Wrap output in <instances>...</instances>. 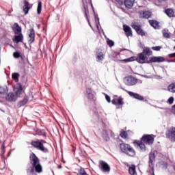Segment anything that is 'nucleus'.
<instances>
[{
    "label": "nucleus",
    "instance_id": "59",
    "mask_svg": "<svg viewBox=\"0 0 175 175\" xmlns=\"http://www.w3.org/2000/svg\"><path fill=\"white\" fill-rule=\"evenodd\" d=\"M25 49H28V46H27L26 44H25Z\"/></svg>",
    "mask_w": 175,
    "mask_h": 175
},
{
    "label": "nucleus",
    "instance_id": "28",
    "mask_svg": "<svg viewBox=\"0 0 175 175\" xmlns=\"http://www.w3.org/2000/svg\"><path fill=\"white\" fill-rule=\"evenodd\" d=\"M28 97H24V98L22 100L18 102V107H21L22 106H25V105H27V103H28Z\"/></svg>",
    "mask_w": 175,
    "mask_h": 175
},
{
    "label": "nucleus",
    "instance_id": "4",
    "mask_svg": "<svg viewBox=\"0 0 175 175\" xmlns=\"http://www.w3.org/2000/svg\"><path fill=\"white\" fill-rule=\"evenodd\" d=\"M82 2H83V12H84L85 17L90 27L92 28V26L91 25V23H90V18H88V16H90V11L88 10V3H90L91 7L92 8L94 11V5H92V0H88V1H87V0H82Z\"/></svg>",
    "mask_w": 175,
    "mask_h": 175
},
{
    "label": "nucleus",
    "instance_id": "11",
    "mask_svg": "<svg viewBox=\"0 0 175 175\" xmlns=\"http://www.w3.org/2000/svg\"><path fill=\"white\" fill-rule=\"evenodd\" d=\"M131 27L133 28V29H135V31L137 32V35H139L140 36H146V32L144 31V30L140 27V25H137L136 24H133L131 25Z\"/></svg>",
    "mask_w": 175,
    "mask_h": 175
},
{
    "label": "nucleus",
    "instance_id": "6",
    "mask_svg": "<svg viewBox=\"0 0 175 175\" xmlns=\"http://www.w3.org/2000/svg\"><path fill=\"white\" fill-rule=\"evenodd\" d=\"M124 83L126 85H128L129 87L135 85V84H137V78H135L132 75L126 77L124 79Z\"/></svg>",
    "mask_w": 175,
    "mask_h": 175
},
{
    "label": "nucleus",
    "instance_id": "2",
    "mask_svg": "<svg viewBox=\"0 0 175 175\" xmlns=\"http://www.w3.org/2000/svg\"><path fill=\"white\" fill-rule=\"evenodd\" d=\"M119 148L122 154H125L128 157L133 158L136 156V152L135 151V149H133V148L128 144H120Z\"/></svg>",
    "mask_w": 175,
    "mask_h": 175
},
{
    "label": "nucleus",
    "instance_id": "44",
    "mask_svg": "<svg viewBox=\"0 0 175 175\" xmlns=\"http://www.w3.org/2000/svg\"><path fill=\"white\" fill-rule=\"evenodd\" d=\"M14 58H20L21 57V54L19 52H14L13 53Z\"/></svg>",
    "mask_w": 175,
    "mask_h": 175
},
{
    "label": "nucleus",
    "instance_id": "50",
    "mask_svg": "<svg viewBox=\"0 0 175 175\" xmlns=\"http://www.w3.org/2000/svg\"><path fill=\"white\" fill-rule=\"evenodd\" d=\"M1 150H2L3 152H5V142H3L1 145Z\"/></svg>",
    "mask_w": 175,
    "mask_h": 175
},
{
    "label": "nucleus",
    "instance_id": "45",
    "mask_svg": "<svg viewBox=\"0 0 175 175\" xmlns=\"http://www.w3.org/2000/svg\"><path fill=\"white\" fill-rule=\"evenodd\" d=\"M105 99L106 100L110 103V102H111V99L110 98V96L107 95V94H105Z\"/></svg>",
    "mask_w": 175,
    "mask_h": 175
},
{
    "label": "nucleus",
    "instance_id": "8",
    "mask_svg": "<svg viewBox=\"0 0 175 175\" xmlns=\"http://www.w3.org/2000/svg\"><path fill=\"white\" fill-rule=\"evenodd\" d=\"M161 62H165V57L162 56H153L149 58L148 61L146 62V64H160Z\"/></svg>",
    "mask_w": 175,
    "mask_h": 175
},
{
    "label": "nucleus",
    "instance_id": "1",
    "mask_svg": "<svg viewBox=\"0 0 175 175\" xmlns=\"http://www.w3.org/2000/svg\"><path fill=\"white\" fill-rule=\"evenodd\" d=\"M29 159L31 166L27 168V174H35V172L42 173L43 168L42 167V165H40V160L38 156L32 153L29 157Z\"/></svg>",
    "mask_w": 175,
    "mask_h": 175
},
{
    "label": "nucleus",
    "instance_id": "3",
    "mask_svg": "<svg viewBox=\"0 0 175 175\" xmlns=\"http://www.w3.org/2000/svg\"><path fill=\"white\" fill-rule=\"evenodd\" d=\"M45 143L46 141L44 139H37L36 141H31V146L34 148H36V150L44 152V154H47L49 152V149L44 147V144Z\"/></svg>",
    "mask_w": 175,
    "mask_h": 175
},
{
    "label": "nucleus",
    "instance_id": "43",
    "mask_svg": "<svg viewBox=\"0 0 175 175\" xmlns=\"http://www.w3.org/2000/svg\"><path fill=\"white\" fill-rule=\"evenodd\" d=\"M173 102H174V98L173 96L170 97L167 101L169 105H173Z\"/></svg>",
    "mask_w": 175,
    "mask_h": 175
},
{
    "label": "nucleus",
    "instance_id": "15",
    "mask_svg": "<svg viewBox=\"0 0 175 175\" xmlns=\"http://www.w3.org/2000/svg\"><path fill=\"white\" fill-rule=\"evenodd\" d=\"M5 99L8 102H16V100H17V97L14 93L10 92L5 96Z\"/></svg>",
    "mask_w": 175,
    "mask_h": 175
},
{
    "label": "nucleus",
    "instance_id": "41",
    "mask_svg": "<svg viewBox=\"0 0 175 175\" xmlns=\"http://www.w3.org/2000/svg\"><path fill=\"white\" fill-rule=\"evenodd\" d=\"M162 49V46H152V50L154 51H161V49Z\"/></svg>",
    "mask_w": 175,
    "mask_h": 175
},
{
    "label": "nucleus",
    "instance_id": "20",
    "mask_svg": "<svg viewBox=\"0 0 175 175\" xmlns=\"http://www.w3.org/2000/svg\"><path fill=\"white\" fill-rule=\"evenodd\" d=\"M149 24L154 28V29H159V22L155 20H150Z\"/></svg>",
    "mask_w": 175,
    "mask_h": 175
},
{
    "label": "nucleus",
    "instance_id": "18",
    "mask_svg": "<svg viewBox=\"0 0 175 175\" xmlns=\"http://www.w3.org/2000/svg\"><path fill=\"white\" fill-rule=\"evenodd\" d=\"M14 90L15 92V96H20V95H21L23 93V85H21V84L17 85L16 88H14Z\"/></svg>",
    "mask_w": 175,
    "mask_h": 175
},
{
    "label": "nucleus",
    "instance_id": "56",
    "mask_svg": "<svg viewBox=\"0 0 175 175\" xmlns=\"http://www.w3.org/2000/svg\"><path fill=\"white\" fill-rule=\"evenodd\" d=\"M20 58H21L22 61L24 60V57H23V56H21V55Z\"/></svg>",
    "mask_w": 175,
    "mask_h": 175
},
{
    "label": "nucleus",
    "instance_id": "49",
    "mask_svg": "<svg viewBox=\"0 0 175 175\" xmlns=\"http://www.w3.org/2000/svg\"><path fill=\"white\" fill-rule=\"evenodd\" d=\"M168 57L170 58H175V53L169 54Z\"/></svg>",
    "mask_w": 175,
    "mask_h": 175
},
{
    "label": "nucleus",
    "instance_id": "17",
    "mask_svg": "<svg viewBox=\"0 0 175 175\" xmlns=\"http://www.w3.org/2000/svg\"><path fill=\"white\" fill-rule=\"evenodd\" d=\"M124 5L127 9H132L135 5V0H124Z\"/></svg>",
    "mask_w": 175,
    "mask_h": 175
},
{
    "label": "nucleus",
    "instance_id": "34",
    "mask_svg": "<svg viewBox=\"0 0 175 175\" xmlns=\"http://www.w3.org/2000/svg\"><path fill=\"white\" fill-rule=\"evenodd\" d=\"M104 58L105 57L103 56V53L99 52L98 53H97L96 59H98V61H103Z\"/></svg>",
    "mask_w": 175,
    "mask_h": 175
},
{
    "label": "nucleus",
    "instance_id": "14",
    "mask_svg": "<svg viewBox=\"0 0 175 175\" xmlns=\"http://www.w3.org/2000/svg\"><path fill=\"white\" fill-rule=\"evenodd\" d=\"M24 39V36H23V33H19L18 36H14L12 42L14 43H16V44H18V43L23 42V40Z\"/></svg>",
    "mask_w": 175,
    "mask_h": 175
},
{
    "label": "nucleus",
    "instance_id": "10",
    "mask_svg": "<svg viewBox=\"0 0 175 175\" xmlns=\"http://www.w3.org/2000/svg\"><path fill=\"white\" fill-rule=\"evenodd\" d=\"M154 162H155V153L150 152L149 154V167L150 169V172L152 173V175H155L154 173Z\"/></svg>",
    "mask_w": 175,
    "mask_h": 175
},
{
    "label": "nucleus",
    "instance_id": "25",
    "mask_svg": "<svg viewBox=\"0 0 175 175\" xmlns=\"http://www.w3.org/2000/svg\"><path fill=\"white\" fill-rule=\"evenodd\" d=\"M86 94H87L88 99H89L90 100H92L94 99V94H92V89L87 88Z\"/></svg>",
    "mask_w": 175,
    "mask_h": 175
},
{
    "label": "nucleus",
    "instance_id": "21",
    "mask_svg": "<svg viewBox=\"0 0 175 175\" xmlns=\"http://www.w3.org/2000/svg\"><path fill=\"white\" fill-rule=\"evenodd\" d=\"M101 168L103 170V172H110V165L107 164V163L105 161L100 162Z\"/></svg>",
    "mask_w": 175,
    "mask_h": 175
},
{
    "label": "nucleus",
    "instance_id": "57",
    "mask_svg": "<svg viewBox=\"0 0 175 175\" xmlns=\"http://www.w3.org/2000/svg\"><path fill=\"white\" fill-rule=\"evenodd\" d=\"M96 28L97 29H99V25H98V23H96Z\"/></svg>",
    "mask_w": 175,
    "mask_h": 175
},
{
    "label": "nucleus",
    "instance_id": "53",
    "mask_svg": "<svg viewBox=\"0 0 175 175\" xmlns=\"http://www.w3.org/2000/svg\"><path fill=\"white\" fill-rule=\"evenodd\" d=\"M95 21H96V23H99V18H96V16H95Z\"/></svg>",
    "mask_w": 175,
    "mask_h": 175
},
{
    "label": "nucleus",
    "instance_id": "16",
    "mask_svg": "<svg viewBox=\"0 0 175 175\" xmlns=\"http://www.w3.org/2000/svg\"><path fill=\"white\" fill-rule=\"evenodd\" d=\"M123 29L125 32L126 36H127L128 38H129V36H133V34L132 33V29L131 28V27L124 25H123Z\"/></svg>",
    "mask_w": 175,
    "mask_h": 175
},
{
    "label": "nucleus",
    "instance_id": "52",
    "mask_svg": "<svg viewBox=\"0 0 175 175\" xmlns=\"http://www.w3.org/2000/svg\"><path fill=\"white\" fill-rule=\"evenodd\" d=\"M167 62H168V63H170V62H175V59H171V60H169V59H167Z\"/></svg>",
    "mask_w": 175,
    "mask_h": 175
},
{
    "label": "nucleus",
    "instance_id": "39",
    "mask_svg": "<svg viewBox=\"0 0 175 175\" xmlns=\"http://www.w3.org/2000/svg\"><path fill=\"white\" fill-rule=\"evenodd\" d=\"M107 44L109 45V47H113V46H114V41L107 38Z\"/></svg>",
    "mask_w": 175,
    "mask_h": 175
},
{
    "label": "nucleus",
    "instance_id": "38",
    "mask_svg": "<svg viewBox=\"0 0 175 175\" xmlns=\"http://www.w3.org/2000/svg\"><path fill=\"white\" fill-rule=\"evenodd\" d=\"M37 13L38 14H40V13H42V1L38 2V5L37 7Z\"/></svg>",
    "mask_w": 175,
    "mask_h": 175
},
{
    "label": "nucleus",
    "instance_id": "54",
    "mask_svg": "<svg viewBox=\"0 0 175 175\" xmlns=\"http://www.w3.org/2000/svg\"><path fill=\"white\" fill-rule=\"evenodd\" d=\"M172 110L175 111V104L172 106Z\"/></svg>",
    "mask_w": 175,
    "mask_h": 175
},
{
    "label": "nucleus",
    "instance_id": "40",
    "mask_svg": "<svg viewBox=\"0 0 175 175\" xmlns=\"http://www.w3.org/2000/svg\"><path fill=\"white\" fill-rule=\"evenodd\" d=\"M8 92V87H0V94H6Z\"/></svg>",
    "mask_w": 175,
    "mask_h": 175
},
{
    "label": "nucleus",
    "instance_id": "31",
    "mask_svg": "<svg viewBox=\"0 0 175 175\" xmlns=\"http://www.w3.org/2000/svg\"><path fill=\"white\" fill-rule=\"evenodd\" d=\"M103 138L104 139V140H105L106 142H109V140H110V137H109V133L107 132V131H104L103 133Z\"/></svg>",
    "mask_w": 175,
    "mask_h": 175
},
{
    "label": "nucleus",
    "instance_id": "13",
    "mask_svg": "<svg viewBox=\"0 0 175 175\" xmlns=\"http://www.w3.org/2000/svg\"><path fill=\"white\" fill-rule=\"evenodd\" d=\"M133 144H135V146H137V147H139L141 151H146V144H144L142 139L141 141L135 139L133 142Z\"/></svg>",
    "mask_w": 175,
    "mask_h": 175
},
{
    "label": "nucleus",
    "instance_id": "26",
    "mask_svg": "<svg viewBox=\"0 0 175 175\" xmlns=\"http://www.w3.org/2000/svg\"><path fill=\"white\" fill-rule=\"evenodd\" d=\"M13 31H15L16 35H18V33H20V32H21V27H20V25H18V23H15L14 24Z\"/></svg>",
    "mask_w": 175,
    "mask_h": 175
},
{
    "label": "nucleus",
    "instance_id": "32",
    "mask_svg": "<svg viewBox=\"0 0 175 175\" xmlns=\"http://www.w3.org/2000/svg\"><path fill=\"white\" fill-rule=\"evenodd\" d=\"M120 136L122 137V139H126V137H128V133H126V131L124 130H121Z\"/></svg>",
    "mask_w": 175,
    "mask_h": 175
},
{
    "label": "nucleus",
    "instance_id": "46",
    "mask_svg": "<svg viewBox=\"0 0 175 175\" xmlns=\"http://www.w3.org/2000/svg\"><path fill=\"white\" fill-rule=\"evenodd\" d=\"M107 132H108V135H110L111 137H114L115 135L111 130H108Z\"/></svg>",
    "mask_w": 175,
    "mask_h": 175
},
{
    "label": "nucleus",
    "instance_id": "55",
    "mask_svg": "<svg viewBox=\"0 0 175 175\" xmlns=\"http://www.w3.org/2000/svg\"><path fill=\"white\" fill-rule=\"evenodd\" d=\"M58 169H62V165H58Z\"/></svg>",
    "mask_w": 175,
    "mask_h": 175
},
{
    "label": "nucleus",
    "instance_id": "27",
    "mask_svg": "<svg viewBox=\"0 0 175 175\" xmlns=\"http://www.w3.org/2000/svg\"><path fill=\"white\" fill-rule=\"evenodd\" d=\"M130 62H133V61H137L139 64H144L143 62L140 59V55H138V57L133 56L129 57Z\"/></svg>",
    "mask_w": 175,
    "mask_h": 175
},
{
    "label": "nucleus",
    "instance_id": "60",
    "mask_svg": "<svg viewBox=\"0 0 175 175\" xmlns=\"http://www.w3.org/2000/svg\"><path fill=\"white\" fill-rule=\"evenodd\" d=\"M102 31H103V33H105V32H103V29H102Z\"/></svg>",
    "mask_w": 175,
    "mask_h": 175
},
{
    "label": "nucleus",
    "instance_id": "19",
    "mask_svg": "<svg viewBox=\"0 0 175 175\" xmlns=\"http://www.w3.org/2000/svg\"><path fill=\"white\" fill-rule=\"evenodd\" d=\"M31 6H29V2L28 1H24V6H23V12L25 14H28L29 10L31 9Z\"/></svg>",
    "mask_w": 175,
    "mask_h": 175
},
{
    "label": "nucleus",
    "instance_id": "5",
    "mask_svg": "<svg viewBox=\"0 0 175 175\" xmlns=\"http://www.w3.org/2000/svg\"><path fill=\"white\" fill-rule=\"evenodd\" d=\"M139 59L142 61L143 64H146V62L148 61V57H147V56L150 57V55H152V51H151V49H150V48L148 47H145L143 49V51L139 53Z\"/></svg>",
    "mask_w": 175,
    "mask_h": 175
},
{
    "label": "nucleus",
    "instance_id": "58",
    "mask_svg": "<svg viewBox=\"0 0 175 175\" xmlns=\"http://www.w3.org/2000/svg\"><path fill=\"white\" fill-rule=\"evenodd\" d=\"M159 2H163V1H166V0H158Z\"/></svg>",
    "mask_w": 175,
    "mask_h": 175
},
{
    "label": "nucleus",
    "instance_id": "24",
    "mask_svg": "<svg viewBox=\"0 0 175 175\" xmlns=\"http://www.w3.org/2000/svg\"><path fill=\"white\" fill-rule=\"evenodd\" d=\"M142 18H150L151 17V12L150 11H142L140 12Z\"/></svg>",
    "mask_w": 175,
    "mask_h": 175
},
{
    "label": "nucleus",
    "instance_id": "30",
    "mask_svg": "<svg viewBox=\"0 0 175 175\" xmlns=\"http://www.w3.org/2000/svg\"><path fill=\"white\" fill-rule=\"evenodd\" d=\"M165 13L168 16V17H174V11L172 9H167Z\"/></svg>",
    "mask_w": 175,
    "mask_h": 175
},
{
    "label": "nucleus",
    "instance_id": "37",
    "mask_svg": "<svg viewBox=\"0 0 175 175\" xmlns=\"http://www.w3.org/2000/svg\"><path fill=\"white\" fill-rule=\"evenodd\" d=\"M78 172L79 175H89L88 174H87V172H85V170L83 167H81L78 170Z\"/></svg>",
    "mask_w": 175,
    "mask_h": 175
},
{
    "label": "nucleus",
    "instance_id": "35",
    "mask_svg": "<svg viewBox=\"0 0 175 175\" xmlns=\"http://www.w3.org/2000/svg\"><path fill=\"white\" fill-rule=\"evenodd\" d=\"M12 77L13 80H15L16 81H18V77H20V74L17 72L12 73Z\"/></svg>",
    "mask_w": 175,
    "mask_h": 175
},
{
    "label": "nucleus",
    "instance_id": "12",
    "mask_svg": "<svg viewBox=\"0 0 175 175\" xmlns=\"http://www.w3.org/2000/svg\"><path fill=\"white\" fill-rule=\"evenodd\" d=\"M166 137L167 139H169L171 140V142H175V127H173L171 131H168L167 133H166Z\"/></svg>",
    "mask_w": 175,
    "mask_h": 175
},
{
    "label": "nucleus",
    "instance_id": "29",
    "mask_svg": "<svg viewBox=\"0 0 175 175\" xmlns=\"http://www.w3.org/2000/svg\"><path fill=\"white\" fill-rule=\"evenodd\" d=\"M163 36L165 39H170V33H169V29H163L162 31Z\"/></svg>",
    "mask_w": 175,
    "mask_h": 175
},
{
    "label": "nucleus",
    "instance_id": "7",
    "mask_svg": "<svg viewBox=\"0 0 175 175\" xmlns=\"http://www.w3.org/2000/svg\"><path fill=\"white\" fill-rule=\"evenodd\" d=\"M141 140L145 144L151 146L152 144H154V135H144L141 138Z\"/></svg>",
    "mask_w": 175,
    "mask_h": 175
},
{
    "label": "nucleus",
    "instance_id": "36",
    "mask_svg": "<svg viewBox=\"0 0 175 175\" xmlns=\"http://www.w3.org/2000/svg\"><path fill=\"white\" fill-rule=\"evenodd\" d=\"M168 91H170V92H175V83L168 86Z\"/></svg>",
    "mask_w": 175,
    "mask_h": 175
},
{
    "label": "nucleus",
    "instance_id": "22",
    "mask_svg": "<svg viewBox=\"0 0 175 175\" xmlns=\"http://www.w3.org/2000/svg\"><path fill=\"white\" fill-rule=\"evenodd\" d=\"M36 133L38 136H42V137H46L47 136V133H46L44 129H37Z\"/></svg>",
    "mask_w": 175,
    "mask_h": 175
},
{
    "label": "nucleus",
    "instance_id": "33",
    "mask_svg": "<svg viewBox=\"0 0 175 175\" xmlns=\"http://www.w3.org/2000/svg\"><path fill=\"white\" fill-rule=\"evenodd\" d=\"M129 173L131 175H135L136 173V167H135V165L130 167L129 169Z\"/></svg>",
    "mask_w": 175,
    "mask_h": 175
},
{
    "label": "nucleus",
    "instance_id": "47",
    "mask_svg": "<svg viewBox=\"0 0 175 175\" xmlns=\"http://www.w3.org/2000/svg\"><path fill=\"white\" fill-rule=\"evenodd\" d=\"M112 105H115L116 106H117L118 104V101H117V98H114L112 100Z\"/></svg>",
    "mask_w": 175,
    "mask_h": 175
},
{
    "label": "nucleus",
    "instance_id": "23",
    "mask_svg": "<svg viewBox=\"0 0 175 175\" xmlns=\"http://www.w3.org/2000/svg\"><path fill=\"white\" fill-rule=\"evenodd\" d=\"M30 33L29 34V37L30 39L29 40V42L30 43H33L35 42V29H30Z\"/></svg>",
    "mask_w": 175,
    "mask_h": 175
},
{
    "label": "nucleus",
    "instance_id": "9",
    "mask_svg": "<svg viewBox=\"0 0 175 175\" xmlns=\"http://www.w3.org/2000/svg\"><path fill=\"white\" fill-rule=\"evenodd\" d=\"M120 88L123 91H125V92H126L129 95V96H131V98H133L134 99H137V100H144V97H143V96L137 93H135L133 92L128 91L122 87H120Z\"/></svg>",
    "mask_w": 175,
    "mask_h": 175
},
{
    "label": "nucleus",
    "instance_id": "48",
    "mask_svg": "<svg viewBox=\"0 0 175 175\" xmlns=\"http://www.w3.org/2000/svg\"><path fill=\"white\" fill-rule=\"evenodd\" d=\"M116 2H118V3L119 4V5H124V1H122V0H116Z\"/></svg>",
    "mask_w": 175,
    "mask_h": 175
},
{
    "label": "nucleus",
    "instance_id": "42",
    "mask_svg": "<svg viewBox=\"0 0 175 175\" xmlns=\"http://www.w3.org/2000/svg\"><path fill=\"white\" fill-rule=\"evenodd\" d=\"M124 98H120L117 99V102H118V105H119V106H122V105H124Z\"/></svg>",
    "mask_w": 175,
    "mask_h": 175
},
{
    "label": "nucleus",
    "instance_id": "51",
    "mask_svg": "<svg viewBox=\"0 0 175 175\" xmlns=\"http://www.w3.org/2000/svg\"><path fill=\"white\" fill-rule=\"evenodd\" d=\"M124 62H131V60L129 58L123 59Z\"/></svg>",
    "mask_w": 175,
    "mask_h": 175
}]
</instances>
